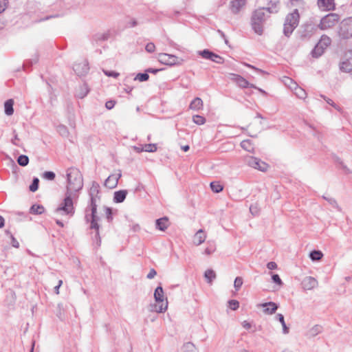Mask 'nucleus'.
Here are the masks:
<instances>
[{"label":"nucleus","instance_id":"nucleus-34","mask_svg":"<svg viewBox=\"0 0 352 352\" xmlns=\"http://www.w3.org/2000/svg\"><path fill=\"white\" fill-rule=\"evenodd\" d=\"M295 94L296 96L300 99H304L306 98L307 94L305 91L301 87H298L297 85L294 87Z\"/></svg>","mask_w":352,"mask_h":352},{"label":"nucleus","instance_id":"nucleus-39","mask_svg":"<svg viewBox=\"0 0 352 352\" xmlns=\"http://www.w3.org/2000/svg\"><path fill=\"white\" fill-rule=\"evenodd\" d=\"M322 198L328 201V203L333 208L340 210L339 206L336 201V200L333 197H329L326 196H322Z\"/></svg>","mask_w":352,"mask_h":352},{"label":"nucleus","instance_id":"nucleus-61","mask_svg":"<svg viewBox=\"0 0 352 352\" xmlns=\"http://www.w3.org/2000/svg\"><path fill=\"white\" fill-rule=\"evenodd\" d=\"M145 49L148 52L152 53L155 50V45H145Z\"/></svg>","mask_w":352,"mask_h":352},{"label":"nucleus","instance_id":"nucleus-1","mask_svg":"<svg viewBox=\"0 0 352 352\" xmlns=\"http://www.w3.org/2000/svg\"><path fill=\"white\" fill-rule=\"evenodd\" d=\"M67 179L65 197L55 212L72 217L75 212L73 196H75V193L81 190L83 186L82 176L78 169L72 167L67 170Z\"/></svg>","mask_w":352,"mask_h":352},{"label":"nucleus","instance_id":"nucleus-29","mask_svg":"<svg viewBox=\"0 0 352 352\" xmlns=\"http://www.w3.org/2000/svg\"><path fill=\"white\" fill-rule=\"evenodd\" d=\"M276 319L280 322V324H282V327H283V333L284 334H287L289 333V328L287 327V326L285 324V319H284V316L283 314H278L276 316Z\"/></svg>","mask_w":352,"mask_h":352},{"label":"nucleus","instance_id":"nucleus-46","mask_svg":"<svg viewBox=\"0 0 352 352\" xmlns=\"http://www.w3.org/2000/svg\"><path fill=\"white\" fill-rule=\"evenodd\" d=\"M272 280L274 283L278 285L279 286L283 285V283L282 280L280 279V276L277 274H274L272 275Z\"/></svg>","mask_w":352,"mask_h":352},{"label":"nucleus","instance_id":"nucleus-27","mask_svg":"<svg viewBox=\"0 0 352 352\" xmlns=\"http://www.w3.org/2000/svg\"><path fill=\"white\" fill-rule=\"evenodd\" d=\"M89 91V89L88 85L86 83H84L82 86L80 87L79 91L77 93V97L79 98H85Z\"/></svg>","mask_w":352,"mask_h":352},{"label":"nucleus","instance_id":"nucleus-24","mask_svg":"<svg viewBox=\"0 0 352 352\" xmlns=\"http://www.w3.org/2000/svg\"><path fill=\"white\" fill-rule=\"evenodd\" d=\"M14 100L12 99L7 100L4 104L5 113L8 116H11L14 113Z\"/></svg>","mask_w":352,"mask_h":352},{"label":"nucleus","instance_id":"nucleus-3","mask_svg":"<svg viewBox=\"0 0 352 352\" xmlns=\"http://www.w3.org/2000/svg\"><path fill=\"white\" fill-rule=\"evenodd\" d=\"M272 8H259L255 10L252 14L251 25L253 30L258 34H263L264 25L267 19L270 17L271 13L276 10H272Z\"/></svg>","mask_w":352,"mask_h":352},{"label":"nucleus","instance_id":"nucleus-62","mask_svg":"<svg viewBox=\"0 0 352 352\" xmlns=\"http://www.w3.org/2000/svg\"><path fill=\"white\" fill-rule=\"evenodd\" d=\"M242 326L243 328H245V329H249L251 328L252 325L250 322H248V321L246 320H244L243 322H242Z\"/></svg>","mask_w":352,"mask_h":352},{"label":"nucleus","instance_id":"nucleus-36","mask_svg":"<svg viewBox=\"0 0 352 352\" xmlns=\"http://www.w3.org/2000/svg\"><path fill=\"white\" fill-rule=\"evenodd\" d=\"M39 179L37 177H34L32 184L29 186V190L31 192H35L38 188Z\"/></svg>","mask_w":352,"mask_h":352},{"label":"nucleus","instance_id":"nucleus-56","mask_svg":"<svg viewBox=\"0 0 352 352\" xmlns=\"http://www.w3.org/2000/svg\"><path fill=\"white\" fill-rule=\"evenodd\" d=\"M215 250V247L214 245H210L209 247L206 248L205 249V254H207V255H210L211 254L212 252H214Z\"/></svg>","mask_w":352,"mask_h":352},{"label":"nucleus","instance_id":"nucleus-40","mask_svg":"<svg viewBox=\"0 0 352 352\" xmlns=\"http://www.w3.org/2000/svg\"><path fill=\"white\" fill-rule=\"evenodd\" d=\"M149 78V75L145 73H139L135 78V80H138L140 82L146 81Z\"/></svg>","mask_w":352,"mask_h":352},{"label":"nucleus","instance_id":"nucleus-60","mask_svg":"<svg viewBox=\"0 0 352 352\" xmlns=\"http://www.w3.org/2000/svg\"><path fill=\"white\" fill-rule=\"evenodd\" d=\"M156 274V271L154 269H151L148 274H147L146 278L148 279L153 278Z\"/></svg>","mask_w":352,"mask_h":352},{"label":"nucleus","instance_id":"nucleus-38","mask_svg":"<svg viewBox=\"0 0 352 352\" xmlns=\"http://www.w3.org/2000/svg\"><path fill=\"white\" fill-rule=\"evenodd\" d=\"M192 121L198 125H202L206 122V118L199 115H195L192 117Z\"/></svg>","mask_w":352,"mask_h":352},{"label":"nucleus","instance_id":"nucleus-44","mask_svg":"<svg viewBox=\"0 0 352 352\" xmlns=\"http://www.w3.org/2000/svg\"><path fill=\"white\" fill-rule=\"evenodd\" d=\"M228 305L232 310H236L239 307V302L236 300H230Z\"/></svg>","mask_w":352,"mask_h":352},{"label":"nucleus","instance_id":"nucleus-22","mask_svg":"<svg viewBox=\"0 0 352 352\" xmlns=\"http://www.w3.org/2000/svg\"><path fill=\"white\" fill-rule=\"evenodd\" d=\"M206 236L204 232L203 231V230L200 229L195 234L194 238H193V243L195 245H199L201 244L203 242H204V241L206 240Z\"/></svg>","mask_w":352,"mask_h":352},{"label":"nucleus","instance_id":"nucleus-18","mask_svg":"<svg viewBox=\"0 0 352 352\" xmlns=\"http://www.w3.org/2000/svg\"><path fill=\"white\" fill-rule=\"evenodd\" d=\"M245 5V0H232L230 2V10L232 13L237 14Z\"/></svg>","mask_w":352,"mask_h":352},{"label":"nucleus","instance_id":"nucleus-54","mask_svg":"<svg viewBox=\"0 0 352 352\" xmlns=\"http://www.w3.org/2000/svg\"><path fill=\"white\" fill-rule=\"evenodd\" d=\"M243 64L245 66H246V67H248L249 68L253 69L257 71L258 72H259L261 74H266V72L265 71H263V70H262L261 69H258V68H257V67H254V66H253V65H252L250 64H248V63H243Z\"/></svg>","mask_w":352,"mask_h":352},{"label":"nucleus","instance_id":"nucleus-12","mask_svg":"<svg viewBox=\"0 0 352 352\" xmlns=\"http://www.w3.org/2000/svg\"><path fill=\"white\" fill-rule=\"evenodd\" d=\"M229 77L230 80L236 82L238 86L241 88H247L249 87L252 88H256L255 85L250 84L246 79L239 74L230 73L229 74Z\"/></svg>","mask_w":352,"mask_h":352},{"label":"nucleus","instance_id":"nucleus-14","mask_svg":"<svg viewBox=\"0 0 352 352\" xmlns=\"http://www.w3.org/2000/svg\"><path fill=\"white\" fill-rule=\"evenodd\" d=\"M318 280L312 276H307L302 281V286L304 289L311 290L318 286Z\"/></svg>","mask_w":352,"mask_h":352},{"label":"nucleus","instance_id":"nucleus-51","mask_svg":"<svg viewBox=\"0 0 352 352\" xmlns=\"http://www.w3.org/2000/svg\"><path fill=\"white\" fill-rule=\"evenodd\" d=\"M212 56H213V58H212V61L219 63V64L223 63V58L222 57L219 56V55H217V54L213 53Z\"/></svg>","mask_w":352,"mask_h":352},{"label":"nucleus","instance_id":"nucleus-8","mask_svg":"<svg viewBox=\"0 0 352 352\" xmlns=\"http://www.w3.org/2000/svg\"><path fill=\"white\" fill-rule=\"evenodd\" d=\"M158 60L161 63L170 66L181 65L183 62L182 58L166 53L160 54Z\"/></svg>","mask_w":352,"mask_h":352},{"label":"nucleus","instance_id":"nucleus-6","mask_svg":"<svg viewBox=\"0 0 352 352\" xmlns=\"http://www.w3.org/2000/svg\"><path fill=\"white\" fill-rule=\"evenodd\" d=\"M338 35L342 39L352 38V17L346 19L341 22Z\"/></svg>","mask_w":352,"mask_h":352},{"label":"nucleus","instance_id":"nucleus-59","mask_svg":"<svg viewBox=\"0 0 352 352\" xmlns=\"http://www.w3.org/2000/svg\"><path fill=\"white\" fill-rule=\"evenodd\" d=\"M267 267L271 270H275L277 268V264L274 261H270L267 264Z\"/></svg>","mask_w":352,"mask_h":352},{"label":"nucleus","instance_id":"nucleus-35","mask_svg":"<svg viewBox=\"0 0 352 352\" xmlns=\"http://www.w3.org/2000/svg\"><path fill=\"white\" fill-rule=\"evenodd\" d=\"M210 186L211 190L214 192H217V193L220 192L223 189V186L219 182H212L210 183Z\"/></svg>","mask_w":352,"mask_h":352},{"label":"nucleus","instance_id":"nucleus-21","mask_svg":"<svg viewBox=\"0 0 352 352\" xmlns=\"http://www.w3.org/2000/svg\"><path fill=\"white\" fill-rule=\"evenodd\" d=\"M127 195L126 190H120L114 192L113 201L115 203H122L126 199Z\"/></svg>","mask_w":352,"mask_h":352},{"label":"nucleus","instance_id":"nucleus-33","mask_svg":"<svg viewBox=\"0 0 352 352\" xmlns=\"http://www.w3.org/2000/svg\"><path fill=\"white\" fill-rule=\"evenodd\" d=\"M17 163L21 166H25L29 163V157L25 155H21L17 158Z\"/></svg>","mask_w":352,"mask_h":352},{"label":"nucleus","instance_id":"nucleus-4","mask_svg":"<svg viewBox=\"0 0 352 352\" xmlns=\"http://www.w3.org/2000/svg\"><path fill=\"white\" fill-rule=\"evenodd\" d=\"M300 14L298 10L295 8L291 13H289L285 19L283 24V34L289 37L299 23Z\"/></svg>","mask_w":352,"mask_h":352},{"label":"nucleus","instance_id":"nucleus-63","mask_svg":"<svg viewBox=\"0 0 352 352\" xmlns=\"http://www.w3.org/2000/svg\"><path fill=\"white\" fill-rule=\"evenodd\" d=\"M63 284V281L61 280H60L58 281V285L55 286L54 287V292L56 294H59V288Z\"/></svg>","mask_w":352,"mask_h":352},{"label":"nucleus","instance_id":"nucleus-2","mask_svg":"<svg viewBox=\"0 0 352 352\" xmlns=\"http://www.w3.org/2000/svg\"><path fill=\"white\" fill-rule=\"evenodd\" d=\"M100 186L96 182H93L89 190L90 203L85 209V219L87 223H90V229L96 230L95 237L100 239L98 221L100 217L97 216L96 199H99L98 196L100 192Z\"/></svg>","mask_w":352,"mask_h":352},{"label":"nucleus","instance_id":"nucleus-25","mask_svg":"<svg viewBox=\"0 0 352 352\" xmlns=\"http://www.w3.org/2000/svg\"><path fill=\"white\" fill-rule=\"evenodd\" d=\"M190 109L198 111L203 107V101L200 98H195L190 104Z\"/></svg>","mask_w":352,"mask_h":352},{"label":"nucleus","instance_id":"nucleus-32","mask_svg":"<svg viewBox=\"0 0 352 352\" xmlns=\"http://www.w3.org/2000/svg\"><path fill=\"white\" fill-rule=\"evenodd\" d=\"M323 256V254L320 250H313L309 254L310 258L313 261H319Z\"/></svg>","mask_w":352,"mask_h":352},{"label":"nucleus","instance_id":"nucleus-26","mask_svg":"<svg viewBox=\"0 0 352 352\" xmlns=\"http://www.w3.org/2000/svg\"><path fill=\"white\" fill-rule=\"evenodd\" d=\"M241 146L250 153H254V148L250 140H245L241 142Z\"/></svg>","mask_w":352,"mask_h":352},{"label":"nucleus","instance_id":"nucleus-42","mask_svg":"<svg viewBox=\"0 0 352 352\" xmlns=\"http://www.w3.org/2000/svg\"><path fill=\"white\" fill-rule=\"evenodd\" d=\"M56 175L52 171H45L43 173V177L45 179L52 181L54 179Z\"/></svg>","mask_w":352,"mask_h":352},{"label":"nucleus","instance_id":"nucleus-45","mask_svg":"<svg viewBox=\"0 0 352 352\" xmlns=\"http://www.w3.org/2000/svg\"><path fill=\"white\" fill-rule=\"evenodd\" d=\"M243 285V279L241 277H236L234 280V287L236 291L239 290Z\"/></svg>","mask_w":352,"mask_h":352},{"label":"nucleus","instance_id":"nucleus-7","mask_svg":"<svg viewBox=\"0 0 352 352\" xmlns=\"http://www.w3.org/2000/svg\"><path fill=\"white\" fill-rule=\"evenodd\" d=\"M154 298L155 300L158 303H162L157 309H156V311L157 313H163L166 311L168 307V302L166 301L165 303H164V290L162 287L158 286L155 289L154 292Z\"/></svg>","mask_w":352,"mask_h":352},{"label":"nucleus","instance_id":"nucleus-49","mask_svg":"<svg viewBox=\"0 0 352 352\" xmlns=\"http://www.w3.org/2000/svg\"><path fill=\"white\" fill-rule=\"evenodd\" d=\"M6 233L10 235L12 245L14 248H18L19 247V243L17 241V240L14 237V236L9 231H6Z\"/></svg>","mask_w":352,"mask_h":352},{"label":"nucleus","instance_id":"nucleus-13","mask_svg":"<svg viewBox=\"0 0 352 352\" xmlns=\"http://www.w3.org/2000/svg\"><path fill=\"white\" fill-rule=\"evenodd\" d=\"M115 34L112 30H107L104 32H98L94 35V41L96 42H104L113 38Z\"/></svg>","mask_w":352,"mask_h":352},{"label":"nucleus","instance_id":"nucleus-28","mask_svg":"<svg viewBox=\"0 0 352 352\" xmlns=\"http://www.w3.org/2000/svg\"><path fill=\"white\" fill-rule=\"evenodd\" d=\"M182 351V352H196L197 348L192 342H188L183 344Z\"/></svg>","mask_w":352,"mask_h":352},{"label":"nucleus","instance_id":"nucleus-17","mask_svg":"<svg viewBox=\"0 0 352 352\" xmlns=\"http://www.w3.org/2000/svg\"><path fill=\"white\" fill-rule=\"evenodd\" d=\"M318 6L320 8L324 10H335L334 0H318Z\"/></svg>","mask_w":352,"mask_h":352},{"label":"nucleus","instance_id":"nucleus-55","mask_svg":"<svg viewBox=\"0 0 352 352\" xmlns=\"http://www.w3.org/2000/svg\"><path fill=\"white\" fill-rule=\"evenodd\" d=\"M292 6H298L302 7L304 6V1L302 0H290Z\"/></svg>","mask_w":352,"mask_h":352},{"label":"nucleus","instance_id":"nucleus-19","mask_svg":"<svg viewBox=\"0 0 352 352\" xmlns=\"http://www.w3.org/2000/svg\"><path fill=\"white\" fill-rule=\"evenodd\" d=\"M156 228L164 231L168 227V219L166 217L160 218L155 221Z\"/></svg>","mask_w":352,"mask_h":352},{"label":"nucleus","instance_id":"nucleus-64","mask_svg":"<svg viewBox=\"0 0 352 352\" xmlns=\"http://www.w3.org/2000/svg\"><path fill=\"white\" fill-rule=\"evenodd\" d=\"M14 139H12L11 142H12V143L14 145L19 146L18 143L16 142V140H19L18 135H17V134L16 133V131H14Z\"/></svg>","mask_w":352,"mask_h":352},{"label":"nucleus","instance_id":"nucleus-48","mask_svg":"<svg viewBox=\"0 0 352 352\" xmlns=\"http://www.w3.org/2000/svg\"><path fill=\"white\" fill-rule=\"evenodd\" d=\"M284 82L285 85H288L290 89L294 88V87L296 85V82H294L292 78L289 77H285Z\"/></svg>","mask_w":352,"mask_h":352},{"label":"nucleus","instance_id":"nucleus-30","mask_svg":"<svg viewBox=\"0 0 352 352\" xmlns=\"http://www.w3.org/2000/svg\"><path fill=\"white\" fill-rule=\"evenodd\" d=\"M204 277L208 283H211L212 280L216 278V274L212 270L209 269L205 272Z\"/></svg>","mask_w":352,"mask_h":352},{"label":"nucleus","instance_id":"nucleus-5","mask_svg":"<svg viewBox=\"0 0 352 352\" xmlns=\"http://www.w3.org/2000/svg\"><path fill=\"white\" fill-rule=\"evenodd\" d=\"M340 19V16L336 13L328 14L321 19L318 28L322 30L331 28L338 23Z\"/></svg>","mask_w":352,"mask_h":352},{"label":"nucleus","instance_id":"nucleus-41","mask_svg":"<svg viewBox=\"0 0 352 352\" xmlns=\"http://www.w3.org/2000/svg\"><path fill=\"white\" fill-rule=\"evenodd\" d=\"M331 39L328 36L323 34L316 44H331Z\"/></svg>","mask_w":352,"mask_h":352},{"label":"nucleus","instance_id":"nucleus-23","mask_svg":"<svg viewBox=\"0 0 352 352\" xmlns=\"http://www.w3.org/2000/svg\"><path fill=\"white\" fill-rule=\"evenodd\" d=\"M324 50L325 48L323 47V45H315L311 52V54L313 58H318L324 54Z\"/></svg>","mask_w":352,"mask_h":352},{"label":"nucleus","instance_id":"nucleus-47","mask_svg":"<svg viewBox=\"0 0 352 352\" xmlns=\"http://www.w3.org/2000/svg\"><path fill=\"white\" fill-rule=\"evenodd\" d=\"M58 131L62 136H67L68 134L67 129L64 125H59L58 126Z\"/></svg>","mask_w":352,"mask_h":352},{"label":"nucleus","instance_id":"nucleus-53","mask_svg":"<svg viewBox=\"0 0 352 352\" xmlns=\"http://www.w3.org/2000/svg\"><path fill=\"white\" fill-rule=\"evenodd\" d=\"M7 5V0H0V14L2 13L6 10Z\"/></svg>","mask_w":352,"mask_h":352},{"label":"nucleus","instance_id":"nucleus-11","mask_svg":"<svg viewBox=\"0 0 352 352\" xmlns=\"http://www.w3.org/2000/svg\"><path fill=\"white\" fill-rule=\"evenodd\" d=\"M340 69L343 72L352 71V50L344 53L343 60L340 64Z\"/></svg>","mask_w":352,"mask_h":352},{"label":"nucleus","instance_id":"nucleus-52","mask_svg":"<svg viewBox=\"0 0 352 352\" xmlns=\"http://www.w3.org/2000/svg\"><path fill=\"white\" fill-rule=\"evenodd\" d=\"M104 73L106 76L109 77H113L117 78L120 74L118 72H113V71H104Z\"/></svg>","mask_w":352,"mask_h":352},{"label":"nucleus","instance_id":"nucleus-9","mask_svg":"<svg viewBox=\"0 0 352 352\" xmlns=\"http://www.w3.org/2000/svg\"><path fill=\"white\" fill-rule=\"evenodd\" d=\"M245 162L249 166L263 172L267 170L268 168L267 164L261 161L260 159L252 156H248L245 158Z\"/></svg>","mask_w":352,"mask_h":352},{"label":"nucleus","instance_id":"nucleus-58","mask_svg":"<svg viewBox=\"0 0 352 352\" xmlns=\"http://www.w3.org/2000/svg\"><path fill=\"white\" fill-rule=\"evenodd\" d=\"M115 104H116L115 101L109 100L105 103V107L107 109H111L114 107Z\"/></svg>","mask_w":352,"mask_h":352},{"label":"nucleus","instance_id":"nucleus-37","mask_svg":"<svg viewBox=\"0 0 352 352\" xmlns=\"http://www.w3.org/2000/svg\"><path fill=\"white\" fill-rule=\"evenodd\" d=\"M199 54L206 59H209L212 60L213 58V52L208 50H204L203 51L199 52Z\"/></svg>","mask_w":352,"mask_h":352},{"label":"nucleus","instance_id":"nucleus-10","mask_svg":"<svg viewBox=\"0 0 352 352\" xmlns=\"http://www.w3.org/2000/svg\"><path fill=\"white\" fill-rule=\"evenodd\" d=\"M73 69L78 76H84L89 72V63L86 59L77 61L74 63Z\"/></svg>","mask_w":352,"mask_h":352},{"label":"nucleus","instance_id":"nucleus-50","mask_svg":"<svg viewBox=\"0 0 352 352\" xmlns=\"http://www.w3.org/2000/svg\"><path fill=\"white\" fill-rule=\"evenodd\" d=\"M278 3H279L278 0H269V5L271 6L269 8H272V10H276V12H278L277 6L278 5ZM274 13H275V12H274Z\"/></svg>","mask_w":352,"mask_h":352},{"label":"nucleus","instance_id":"nucleus-31","mask_svg":"<svg viewBox=\"0 0 352 352\" xmlns=\"http://www.w3.org/2000/svg\"><path fill=\"white\" fill-rule=\"evenodd\" d=\"M44 207L41 205L34 204L30 208V212L35 214H41L44 212Z\"/></svg>","mask_w":352,"mask_h":352},{"label":"nucleus","instance_id":"nucleus-57","mask_svg":"<svg viewBox=\"0 0 352 352\" xmlns=\"http://www.w3.org/2000/svg\"><path fill=\"white\" fill-rule=\"evenodd\" d=\"M106 216L108 221H111L113 219L112 217V210L110 208H106Z\"/></svg>","mask_w":352,"mask_h":352},{"label":"nucleus","instance_id":"nucleus-15","mask_svg":"<svg viewBox=\"0 0 352 352\" xmlns=\"http://www.w3.org/2000/svg\"><path fill=\"white\" fill-rule=\"evenodd\" d=\"M259 306L264 307L263 312L270 315L274 314L278 308V305L274 302H264Z\"/></svg>","mask_w":352,"mask_h":352},{"label":"nucleus","instance_id":"nucleus-20","mask_svg":"<svg viewBox=\"0 0 352 352\" xmlns=\"http://www.w3.org/2000/svg\"><path fill=\"white\" fill-rule=\"evenodd\" d=\"M322 327L320 324H315L311 329L308 330L306 333V336L308 338H314L317 335L320 334L322 331Z\"/></svg>","mask_w":352,"mask_h":352},{"label":"nucleus","instance_id":"nucleus-43","mask_svg":"<svg viewBox=\"0 0 352 352\" xmlns=\"http://www.w3.org/2000/svg\"><path fill=\"white\" fill-rule=\"evenodd\" d=\"M144 151L146 152H155L157 151V145L155 144H145L144 146Z\"/></svg>","mask_w":352,"mask_h":352},{"label":"nucleus","instance_id":"nucleus-16","mask_svg":"<svg viewBox=\"0 0 352 352\" xmlns=\"http://www.w3.org/2000/svg\"><path fill=\"white\" fill-rule=\"evenodd\" d=\"M121 177V174L119 173L118 175H111L104 182L105 186L109 188H114L117 186L118 180Z\"/></svg>","mask_w":352,"mask_h":352}]
</instances>
